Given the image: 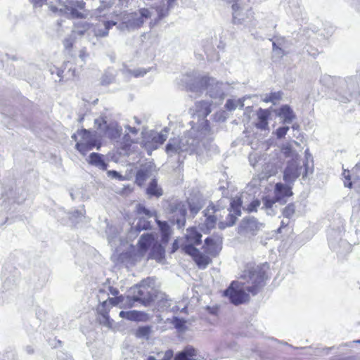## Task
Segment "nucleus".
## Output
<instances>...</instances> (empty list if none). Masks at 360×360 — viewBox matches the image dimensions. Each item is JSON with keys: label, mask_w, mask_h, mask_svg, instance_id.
<instances>
[{"label": "nucleus", "mask_w": 360, "mask_h": 360, "mask_svg": "<svg viewBox=\"0 0 360 360\" xmlns=\"http://www.w3.org/2000/svg\"><path fill=\"white\" fill-rule=\"evenodd\" d=\"M271 278V269L268 262L247 263L240 275L242 285L252 295L258 294Z\"/></svg>", "instance_id": "f257e3e1"}, {"label": "nucleus", "mask_w": 360, "mask_h": 360, "mask_svg": "<svg viewBox=\"0 0 360 360\" xmlns=\"http://www.w3.org/2000/svg\"><path fill=\"white\" fill-rule=\"evenodd\" d=\"M132 297H128L129 307H131L135 302L148 307L157 298L159 292L155 286L154 281L150 278L142 280L139 284L131 288Z\"/></svg>", "instance_id": "f03ea898"}, {"label": "nucleus", "mask_w": 360, "mask_h": 360, "mask_svg": "<svg viewBox=\"0 0 360 360\" xmlns=\"http://www.w3.org/2000/svg\"><path fill=\"white\" fill-rule=\"evenodd\" d=\"M137 252L140 256L148 252V259L162 261L165 256L164 247L156 240L153 233H147L141 236L137 243Z\"/></svg>", "instance_id": "7ed1b4c3"}, {"label": "nucleus", "mask_w": 360, "mask_h": 360, "mask_svg": "<svg viewBox=\"0 0 360 360\" xmlns=\"http://www.w3.org/2000/svg\"><path fill=\"white\" fill-rule=\"evenodd\" d=\"M221 212L224 214L225 211L210 203L203 211L205 220L200 226V230L205 233H208L217 226L219 229L220 221H224Z\"/></svg>", "instance_id": "20e7f679"}, {"label": "nucleus", "mask_w": 360, "mask_h": 360, "mask_svg": "<svg viewBox=\"0 0 360 360\" xmlns=\"http://www.w3.org/2000/svg\"><path fill=\"white\" fill-rule=\"evenodd\" d=\"M250 294L244 286L242 281H233L230 285L223 292V295L228 297L230 302L234 305H240L250 301Z\"/></svg>", "instance_id": "39448f33"}, {"label": "nucleus", "mask_w": 360, "mask_h": 360, "mask_svg": "<svg viewBox=\"0 0 360 360\" xmlns=\"http://www.w3.org/2000/svg\"><path fill=\"white\" fill-rule=\"evenodd\" d=\"M80 139L77 141L75 148L83 155L93 150L94 148L99 149L102 143L100 140L95 138V136L88 129H82L77 131Z\"/></svg>", "instance_id": "423d86ee"}, {"label": "nucleus", "mask_w": 360, "mask_h": 360, "mask_svg": "<svg viewBox=\"0 0 360 360\" xmlns=\"http://www.w3.org/2000/svg\"><path fill=\"white\" fill-rule=\"evenodd\" d=\"M242 207L243 200L241 197L235 196L232 198L229 208V213L227 214L224 221H220L219 229H225L235 224L237 218L241 215Z\"/></svg>", "instance_id": "0eeeda50"}, {"label": "nucleus", "mask_w": 360, "mask_h": 360, "mask_svg": "<svg viewBox=\"0 0 360 360\" xmlns=\"http://www.w3.org/2000/svg\"><path fill=\"white\" fill-rule=\"evenodd\" d=\"M58 4L62 6L63 11L68 13L72 18L83 19L86 18V3L83 0H57Z\"/></svg>", "instance_id": "6e6552de"}, {"label": "nucleus", "mask_w": 360, "mask_h": 360, "mask_svg": "<svg viewBox=\"0 0 360 360\" xmlns=\"http://www.w3.org/2000/svg\"><path fill=\"white\" fill-rule=\"evenodd\" d=\"M182 250L193 258L200 269H205L212 262V257L209 255L200 252L192 245H183Z\"/></svg>", "instance_id": "1a4fd4ad"}, {"label": "nucleus", "mask_w": 360, "mask_h": 360, "mask_svg": "<svg viewBox=\"0 0 360 360\" xmlns=\"http://www.w3.org/2000/svg\"><path fill=\"white\" fill-rule=\"evenodd\" d=\"M152 13L148 8H142L131 12L128 16V24L132 28H140L144 22L151 18Z\"/></svg>", "instance_id": "9d476101"}, {"label": "nucleus", "mask_w": 360, "mask_h": 360, "mask_svg": "<svg viewBox=\"0 0 360 360\" xmlns=\"http://www.w3.org/2000/svg\"><path fill=\"white\" fill-rule=\"evenodd\" d=\"M96 124H98V129H101L102 125H104L103 136L107 137L110 140H117L121 137L122 134V128L116 122H111L107 124L105 120L100 122L96 120Z\"/></svg>", "instance_id": "9b49d317"}, {"label": "nucleus", "mask_w": 360, "mask_h": 360, "mask_svg": "<svg viewBox=\"0 0 360 360\" xmlns=\"http://www.w3.org/2000/svg\"><path fill=\"white\" fill-rule=\"evenodd\" d=\"M302 167L295 159L290 160L283 172V180L287 184H293L300 175Z\"/></svg>", "instance_id": "f8f14e48"}, {"label": "nucleus", "mask_w": 360, "mask_h": 360, "mask_svg": "<svg viewBox=\"0 0 360 360\" xmlns=\"http://www.w3.org/2000/svg\"><path fill=\"white\" fill-rule=\"evenodd\" d=\"M203 249L205 253L209 255L212 258L217 257L222 249L221 238H207L205 240Z\"/></svg>", "instance_id": "ddd939ff"}, {"label": "nucleus", "mask_w": 360, "mask_h": 360, "mask_svg": "<svg viewBox=\"0 0 360 360\" xmlns=\"http://www.w3.org/2000/svg\"><path fill=\"white\" fill-rule=\"evenodd\" d=\"M110 309L111 307L108 300L103 301L96 307L97 314L99 316L98 320L100 323L105 325L110 328L112 327L113 325V320L110 319L109 316Z\"/></svg>", "instance_id": "4468645a"}, {"label": "nucleus", "mask_w": 360, "mask_h": 360, "mask_svg": "<svg viewBox=\"0 0 360 360\" xmlns=\"http://www.w3.org/2000/svg\"><path fill=\"white\" fill-rule=\"evenodd\" d=\"M69 65H70L69 61L65 62L63 64L64 69H66L68 68V71L65 75H64L63 69H61L59 68H56V67H54L53 69L51 70V72L52 75L56 74L58 77L60 82L63 81L65 77L66 78V79L75 78L77 76L76 70H75V68L72 69L71 67H68Z\"/></svg>", "instance_id": "2eb2a0df"}, {"label": "nucleus", "mask_w": 360, "mask_h": 360, "mask_svg": "<svg viewBox=\"0 0 360 360\" xmlns=\"http://www.w3.org/2000/svg\"><path fill=\"white\" fill-rule=\"evenodd\" d=\"M287 184L282 183H276L274 188L275 196L279 201L283 200L285 198L290 197L293 195L292 187Z\"/></svg>", "instance_id": "dca6fc26"}, {"label": "nucleus", "mask_w": 360, "mask_h": 360, "mask_svg": "<svg viewBox=\"0 0 360 360\" xmlns=\"http://www.w3.org/2000/svg\"><path fill=\"white\" fill-rule=\"evenodd\" d=\"M257 122L255 127L259 129H268V120L271 115V112L269 109H259L257 111Z\"/></svg>", "instance_id": "f3484780"}, {"label": "nucleus", "mask_w": 360, "mask_h": 360, "mask_svg": "<svg viewBox=\"0 0 360 360\" xmlns=\"http://www.w3.org/2000/svg\"><path fill=\"white\" fill-rule=\"evenodd\" d=\"M188 245H200L202 241V235L197 230L196 227H190L187 229V233L185 236Z\"/></svg>", "instance_id": "a211bd4d"}, {"label": "nucleus", "mask_w": 360, "mask_h": 360, "mask_svg": "<svg viewBox=\"0 0 360 360\" xmlns=\"http://www.w3.org/2000/svg\"><path fill=\"white\" fill-rule=\"evenodd\" d=\"M156 223L159 226L161 233V240L162 243L166 244L168 243L170 236L172 234V229L169 224L164 221L156 220Z\"/></svg>", "instance_id": "6ab92c4d"}, {"label": "nucleus", "mask_w": 360, "mask_h": 360, "mask_svg": "<svg viewBox=\"0 0 360 360\" xmlns=\"http://www.w3.org/2000/svg\"><path fill=\"white\" fill-rule=\"evenodd\" d=\"M89 163L96 167H98L103 170H106L108 167L107 163L103 160V155L92 153L89 155Z\"/></svg>", "instance_id": "aec40b11"}, {"label": "nucleus", "mask_w": 360, "mask_h": 360, "mask_svg": "<svg viewBox=\"0 0 360 360\" xmlns=\"http://www.w3.org/2000/svg\"><path fill=\"white\" fill-rule=\"evenodd\" d=\"M278 115L283 117L284 123H290L295 118L292 110L287 105L280 108Z\"/></svg>", "instance_id": "412c9836"}, {"label": "nucleus", "mask_w": 360, "mask_h": 360, "mask_svg": "<svg viewBox=\"0 0 360 360\" xmlns=\"http://www.w3.org/2000/svg\"><path fill=\"white\" fill-rule=\"evenodd\" d=\"M146 193L148 195L155 196L156 198H159L162 195V190L158 186L156 179H153L150 182L146 189Z\"/></svg>", "instance_id": "4be33fe9"}, {"label": "nucleus", "mask_w": 360, "mask_h": 360, "mask_svg": "<svg viewBox=\"0 0 360 360\" xmlns=\"http://www.w3.org/2000/svg\"><path fill=\"white\" fill-rule=\"evenodd\" d=\"M167 139V134L162 133H158L151 136L150 143L153 149H157L159 146L162 145Z\"/></svg>", "instance_id": "5701e85b"}, {"label": "nucleus", "mask_w": 360, "mask_h": 360, "mask_svg": "<svg viewBox=\"0 0 360 360\" xmlns=\"http://www.w3.org/2000/svg\"><path fill=\"white\" fill-rule=\"evenodd\" d=\"M152 332V328L150 326H143L139 327L135 331V336L138 338L148 339Z\"/></svg>", "instance_id": "b1692460"}, {"label": "nucleus", "mask_w": 360, "mask_h": 360, "mask_svg": "<svg viewBox=\"0 0 360 360\" xmlns=\"http://www.w3.org/2000/svg\"><path fill=\"white\" fill-rule=\"evenodd\" d=\"M283 93L281 91L271 92L265 96L263 98L265 103H276L279 101L282 98Z\"/></svg>", "instance_id": "393cba45"}, {"label": "nucleus", "mask_w": 360, "mask_h": 360, "mask_svg": "<svg viewBox=\"0 0 360 360\" xmlns=\"http://www.w3.org/2000/svg\"><path fill=\"white\" fill-rule=\"evenodd\" d=\"M136 230L139 232L143 230H148L150 229V222L145 219L143 217H140L136 225Z\"/></svg>", "instance_id": "a878e982"}, {"label": "nucleus", "mask_w": 360, "mask_h": 360, "mask_svg": "<svg viewBox=\"0 0 360 360\" xmlns=\"http://www.w3.org/2000/svg\"><path fill=\"white\" fill-rule=\"evenodd\" d=\"M136 212L138 215L146 217L147 219L153 217V212L142 204L137 205Z\"/></svg>", "instance_id": "bb28decb"}, {"label": "nucleus", "mask_w": 360, "mask_h": 360, "mask_svg": "<svg viewBox=\"0 0 360 360\" xmlns=\"http://www.w3.org/2000/svg\"><path fill=\"white\" fill-rule=\"evenodd\" d=\"M244 224V229L248 231H255L258 230L259 226L258 223L256 220L254 219H247L243 221Z\"/></svg>", "instance_id": "cd10ccee"}, {"label": "nucleus", "mask_w": 360, "mask_h": 360, "mask_svg": "<svg viewBox=\"0 0 360 360\" xmlns=\"http://www.w3.org/2000/svg\"><path fill=\"white\" fill-rule=\"evenodd\" d=\"M134 143L135 141L131 139L128 134H124L121 142V148L124 150H129Z\"/></svg>", "instance_id": "c85d7f7f"}, {"label": "nucleus", "mask_w": 360, "mask_h": 360, "mask_svg": "<svg viewBox=\"0 0 360 360\" xmlns=\"http://www.w3.org/2000/svg\"><path fill=\"white\" fill-rule=\"evenodd\" d=\"M180 141L179 139H172L166 146V152H174L176 151L180 148Z\"/></svg>", "instance_id": "c756f323"}, {"label": "nucleus", "mask_w": 360, "mask_h": 360, "mask_svg": "<svg viewBox=\"0 0 360 360\" xmlns=\"http://www.w3.org/2000/svg\"><path fill=\"white\" fill-rule=\"evenodd\" d=\"M179 212L181 214L180 218L176 219V223L179 228H182L186 224V216L187 213L186 207L182 206L179 208Z\"/></svg>", "instance_id": "7c9ffc66"}, {"label": "nucleus", "mask_w": 360, "mask_h": 360, "mask_svg": "<svg viewBox=\"0 0 360 360\" xmlns=\"http://www.w3.org/2000/svg\"><path fill=\"white\" fill-rule=\"evenodd\" d=\"M136 314L137 310H131V311H121L120 312V316L122 319H127L129 321H136Z\"/></svg>", "instance_id": "2f4dec72"}, {"label": "nucleus", "mask_w": 360, "mask_h": 360, "mask_svg": "<svg viewBox=\"0 0 360 360\" xmlns=\"http://www.w3.org/2000/svg\"><path fill=\"white\" fill-rule=\"evenodd\" d=\"M172 323L174 324V327L179 330L184 331L186 329V321L183 319L174 317Z\"/></svg>", "instance_id": "473e14b6"}, {"label": "nucleus", "mask_w": 360, "mask_h": 360, "mask_svg": "<svg viewBox=\"0 0 360 360\" xmlns=\"http://www.w3.org/2000/svg\"><path fill=\"white\" fill-rule=\"evenodd\" d=\"M214 78L209 76L201 77L198 80V84L201 88L206 89L214 83Z\"/></svg>", "instance_id": "72a5a7b5"}, {"label": "nucleus", "mask_w": 360, "mask_h": 360, "mask_svg": "<svg viewBox=\"0 0 360 360\" xmlns=\"http://www.w3.org/2000/svg\"><path fill=\"white\" fill-rule=\"evenodd\" d=\"M295 212V206L294 203H289L283 210L282 214L286 218H290Z\"/></svg>", "instance_id": "f704fd0d"}, {"label": "nucleus", "mask_w": 360, "mask_h": 360, "mask_svg": "<svg viewBox=\"0 0 360 360\" xmlns=\"http://www.w3.org/2000/svg\"><path fill=\"white\" fill-rule=\"evenodd\" d=\"M147 179V174L143 170H139L136 174V183L141 186Z\"/></svg>", "instance_id": "c9c22d12"}, {"label": "nucleus", "mask_w": 360, "mask_h": 360, "mask_svg": "<svg viewBox=\"0 0 360 360\" xmlns=\"http://www.w3.org/2000/svg\"><path fill=\"white\" fill-rule=\"evenodd\" d=\"M188 208L193 216H195L201 209L199 202H188Z\"/></svg>", "instance_id": "e433bc0d"}, {"label": "nucleus", "mask_w": 360, "mask_h": 360, "mask_svg": "<svg viewBox=\"0 0 360 360\" xmlns=\"http://www.w3.org/2000/svg\"><path fill=\"white\" fill-rule=\"evenodd\" d=\"M262 201H263L264 206L266 208H271L272 206L274 205V204H275L277 202H280L278 200H277V198L276 196H274V198H271L267 196L264 197L262 198Z\"/></svg>", "instance_id": "4c0bfd02"}, {"label": "nucleus", "mask_w": 360, "mask_h": 360, "mask_svg": "<svg viewBox=\"0 0 360 360\" xmlns=\"http://www.w3.org/2000/svg\"><path fill=\"white\" fill-rule=\"evenodd\" d=\"M108 303L111 306H117L122 304L124 300V297L123 295L116 296L115 297H111L107 300Z\"/></svg>", "instance_id": "58836bf2"}, {"label": "nucleus", "mask_w": 360, "mask_h": 360, "mask_svg": "<svg viewBox=\"0 0 360 360\" xmlns=\"http://www.w3.org/2000/svg\"><path fill=\"white\" fill-rule=\"evenodd\" d=\"M259 205L260 201L258 199H255L248 205L246 210L248 212H256Z\"/></svg>", "instance_id": "ea45409f"}, {"label": "nucleus", "mask_w": 360, "mask_h": 360, "mask_svg": "<svg viewBox=\"0 0 360 360\" xmlns=\"http://www.w3.org/2000/svg\"><path fill=\"white\" fill-rule=\"evenodd\" d=\"M150 316L144 311H137L136 320L137 322H146L149 321Z\"/></svg>", "instance_id": "a19ab883"}, {"label": "nucleus", "mask_w": 360, "mask_h": 360, "mask_svg": "<svg viewBox=\"0 0 360 360\" xmlns=\"http://www.w3.org/2000/svg\"><path fill=\"white\" fill-rule=\"evenodd\" d=\"M134 191V188L130 185L124 186L120 191L119 194L123 196H127Z\"/></svg>", "instance_id": "79ce46f5"}, {"label": "nucleus", "mask_w": 360, "mask_h": 360, "mask_svg": "<svg viewBox=\"0 0 360 360\" xmlns=\"http://www.w3.org/2000/svg\"><path fill=\"white\" fill-rule=\"evenodd\" d=\"M288 130H289L288 127H281L278 128L276 131L277 137L278 139L284 137L286 135Z\"/></svg>", "instance_id": "37998d69"}, {"label": "nucleus", "mask_w": 360, "mask_h": 360, "mask_svg": "<svg viewBox=\"0 0 360 360\" xmlns=\"http://www.w3.org/2000/svg\"><path fill=\"white\" fill-rule=\"evenodd\" d=\"M330 360H360L359 358L356 356H335Z\"/></svg>", "instance_id": "c03bdc74"}, {"label": "nucleus", "mask_w": 360, "mask_h": 360, "mask_svg": "<svg viewBox=\"0 0 360 360\" xmlns=\"http://www.w3.org/2000/svg\"><path fill=\"white\" fill-rule=\"evenodd\" d=\"M63 45L66 50H71L73 48L74 46V40L70 38L65 39L63 41Z\"/></svg>", "instance_id": "a18cd8bd"}, {"label": "nucleus", "mask_w": 360, "mask_h": 360, "mask_svg": "<svg viewBox=\"0 0 360 360\" xmlns=\"http://www.w3.org/2000/svg\"><path fill=\"white\" fill-rule=\"evenodd\" d=\"M108 174L112 177L117 178L120 180H124V178L122 176L120 173H118L117 171L111 170L108 171Z\"/></svg>", "instance_id": "49530a36"}, {"label": "nucleus", "mask_w": 360, "mask_h": 360, "mask_svg": "<svg viewBox=\"0 0 360 360\" xmlns=\"http://www.w3.org/2000/svg\"><path fill=\"white\" fill-rule=\"evenodd\" d=\"M79 56L82 60H85V59L89 56V53L86 49L84 48L79 51Z\"/></svg>", "instance_id": "de8ad7c7"}, {"label": "nucleus", "mask_w": 360, "mask_h": 360, "mask_svg": "<svg viewBox=\"0 0 360 360\" xmlns=\"http://www.w3.org/2000/svg\"><path fill=\"white\" fill-rule=\"evenodd\" d=\"M283 152L285 157L290 156V155L292 152L291 146L290 145H287V146H284L283 148Z\"/></svg>", "instance_id": "09e8293b"}, {"label": "nucleus", "mask_w": 360, "mask_h": 360, "mask_svg": "<svg viewBox=\"0 0 360 360\" xmlns=\"http://www.w3.org/2000/svg\"><path fill=\"white\" fill-rule=\"evenodd\" d=\"M345 180L344 181L345 186L348 188H352V182L351 181L350 176L348 175V176H345Z\"/></svg>", "instance_id": "8fccbe9b"}, {"label": "nucleus", "mask_w": 360, "mask_h": 360, "mask_svg": "<svg viewBox=\"0 0 360 360\" xmlns=\"http://www.w3.org/2000/svg\"><path fill=\"white\" fill-rule=\"evenodd\" d=\"M179 245L178 240H174V241L172 243L171 252L173 253V252H176L179 249Z\"/></svg>", "instance_id": "3c124183"}, {"label": "nucleus", "mask_w": 360, "mask_h": 360, "mask_svg": "<svg viewBox=\"0 0 360 360\" xmlns=\"http://www.w3.org/2000/svg\"><path fill=\"white\" fill-rule=\"evenodd\" d=\"M128 130L131 134L136 135L138 134L139 130L135 127H129Z\"/></svg>", "instance_id": "603ef678"}, {"label": "nucleus", "mask_w": 360, "mask_h": 360, "mask_svg": "<svg viewBox=\"0 0 360 360\" xmlns=\"http://www.w3.org/2000/svg\"><path fill=\"white\" fill-rule=\"evenodd\" d=\"M276 172H277V171H276V169L275 168V169L272 172L265 174V177L269 178L273 175H275L276 174Z\"/></svg>", "instance_id": "864d4df0"}, {"label": "nucleus", "mask_w": 360, "mask_h": 360, "mask_svg": "<svg viewBox=\"0 0 360 360\" xmlns=\"http://www.w3.org/2000/svg\"><path fill=\"white\" fill-rule=\"evenodd\" d=\"M176 0H168V6H172L173 3Z\"/></svg>", "instance_id": "5fc2aeb1"}, {"label": "nucleus", "mask_w": 360, "mask_h": 360, "mask_svg": "<svg viewBox=\"0 0 360 360\" xmlns=\"http://www.w3.org/2000/svg\"><path fill=\"white\" fill-rule=\"evenodd\" d=\"M285 226H286V225L284 224V222H283V221H282V222H281V226H280V227H279V229H278V231H281V229L283 227Z\"/></svg>", "instance_id": "6e6d98bb"}, {"label": "nucleus", "mask_w": 360, "mask_h": 360, "mask_svg": "<svg viewBox=\"0 0 360 360\" xmlns=\"http://www.w3.org/2000/svg\"><path fill=\"white\" fill-rule=\"evenodd\" d=\"M72 138L73 139H75V140H77V136H76V134H73V135L72 136Z\"/></svg>", "instance_id": "4d7b16f0"}, {"label": "nucleus", "mask_w": 360, "mask_h": 360, "mask_svg": "<svg viewBox=\"0 0 360 360\" xmlns=\"http://www.w3.org/2000/svg\"><path fill=\"white\" fill-rule=\"evenodd\" d=\"M354 342H355V343H360V340H354Z\"/></svg>", "instance_id": "13d9d810"}, {"label": "nucleus", "mask_w": 360, "mask_h": 360, "mask_svg": "<svg viewBox=\"0 0 360 360\" xmlns=\"http://www.w3.org/2000/svg\"><path fill=\"white\" fill-rule=\"evenodd\" d=\"M269 166H270V164H269V163L266 165V168H269Z\"/></svg>", "instance_id": "bf43d9fd"}]
</instances>
